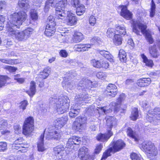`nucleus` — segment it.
I'll return each instance as SVG.
<instances>
[{
    "mask_svg": "<svg viewBox=\"0 0 160 160\" xmlns=\"http://www.w3.org/2000/svg\"><path fill=\"white\" fill-rule=\"evenodd\" d=\"M27 17V15L25 12L22 11L18 13H14L11 15L9 18V21L7 22L6 26L7 32L12 36L15 37L20 41L27 39L33 31L32 28H29L20 32L16 29L19 28V26L22 24Z\"/></svg>",
    "mask_w": 160,
    "mask_h": 160,
    "instance_id": "nucleus-1",
    "label": "nucleus"
},
{
    "mask_svg": "<svg viewBox=\"0 0 160 160\" xmlns=\"http://www.w3.org/2000/svg\"><path fill=\"white\" fill-rule=\"evenodd\" d=\"M96 83L88 79L87 78L82 79L77 85V89L79 91L78 94L75 97L76 104L72 106L69 112V116L71 118H74L79 114L80 111L79 105L82 102L88 99L90 97L87 92L91 88L96 87Z\"/></svg>",
    "mask_w": 160,
    "mask_h": 160,
    "instance_id": "nucleus-2",
    "label": "nucleus"
},
{
    "mask_svg": "<svg viewBox=\"0 0 160 160\" xmlns=\"http://www.w3.org/2000/svg\"><path fill=\"white\" fill-rule=\"evenodd\" d=\"M50 100L51 102H53L55 104L57 112L59 114H62L68 110L69 100L67 97H60L58 99L51 98Z\"/></svg>",
    "mask_w": 160,
    "mask_h": 160,
    "instance_id": "nucleus-3",
    "label": "nucleus"
},
{
    "mask_svg": "<svg viewBox=\"0 0 160 160\" xmlns=\"http://www.w3.org/2000/svg\"><path fill=\"white\" fill-rule=\"evenodd\" d=\"M132 30L133 32L137 35H140L141 30L142 34L145 36L147 41L150 44H152L153 42V40L150 32L146 30L147 26L144 24L138 22L136 21L133 20L132 22Z\"/></svg>",
    "mask_w": 160,
    "mask_h": 160,
    "instance_id": "nucleus-4",
    "label": "nucleus"
},
{
    "mask_svg": "<svg viewBox=\"0 0 160 160\" xmlns=\"http://www.w3.org/2000/svg\"><path fill=\"white\" fill-rule=\"evenodd\" d=\"M141 149L150 160H155L157 158L158 150L154 144L150 141H146L142 144Z\"/></svg>",
    "mask_w": 160,
    "mask_h": 160,
    "instance_id": "nucleus-5",
    "label": "nucleus"
},
{
    "mask_svg": "<svg viewBox=\"0 0 160 160\" xmlns=\"http://www.w3.org/2000/svg\"><path fill=\"white\" fill-rule=\"evenodd\" d=\"M34 119L32 117H29L25 120L23 127L22 132L27 135L30 134L33 128Z\"/></svg>",
    "mask_w": 160,
    "mask_h": 160,
    "instance_id": "nucleus-6",
    "label": "nucleus"
},
{
    "mask_svg": "<svg viewBox=\"0 0 160 160\" xmlns=\"http://www.w3.org/2000/svg\"><path fill=\"white\" fill-rule=\"evenodd\" d=\"M146 120L149 122H156V120H160V108H157L152 111L149 110L148 113L145 116Z\"/></svg>",
    "mask_w": 160,
    "mask_h": 160,
    "instance_id": "nucleus-7",
    "label": "nucleus"
},
{
    "mask_svg": "<svg viewBox=\"0 0 160 160\" xmlns=\"http://www.w3.org/2000/svg\"><path fill=\"white\" fill-rule=\"evenodd\" d=\"M86 117L78 116L73 123L74 128L77 131L85 129L86 127Z\"/></svg>",
    "mask_w": 160,
    "mask_h": 160,
    "instance_id": "nucleus-8",
    "label": "nucleus"
},
{
    "mask_svg": "<svg viewBox=\"0 0 160 160\" xmlns=\"http://www.w3.org/2000/svg\"><path fill=\"white\" fill-rule=\"evenodd\" d=\"M48 130V132L46 136V139H49L52 138L56 140L60 139L62 133L59 130L57 131L55 129L49 128Z\"/></svg>",
    "mask_w": 160,
    "mask_h": 160,
    "instance_id": "nucleus-9",
    "label": "nucleus"
},
{
    "mask_svg": "<svg viewBox=\"0 0 160 160\" xmlns=\"http://www.w3.org/2000/svg\"><path fill=\"white\" fill-rule=\"evenodd\" d=\"M117 87L114 84L109 83L107 87L106 94L107 97L111 98L115 97L117 94Z\"/></svg>",
    "mask_w": 160,
    "mask_h": 160,
    "instance_id": "nucleus-10",
    "label": "nucleus"
},
{
    "mask_svg": "<svg viewBox=\"0 0 160 160\" xmlns=\"http://www.w3.org/2000/svg\"><path fill=\"white\" fill-rule=\"evenodd\" d=\"M55 15L57 19L61 22H64L65 17H66L69 11L67 10L63 9L60 8H55Z\"/></svg>",
    "mask_w": 160,
    "mask_h": 160,
    "instance_id": "nucleus-11",
    "label": "nucleus"
},
{
    "mask_svg": "<svg viewBox=\"0 0 160 160\" xmlns=\"http://www.w3.org/2000/svg\"><path fill=\"white\" fill-rule=\"evenodd\" d=\"M126 145L125 143L121 139H119L116 141H113L112 143V148H110L109 149H112V152H116L119 151L123 149Z\"/></svg>",
    "mask_w": 160,
    "mask_h": 160,
    "instance_id": "nucleus-12",
    "label": "nucleus"
},
{
    "mask_svg": "<svg viewBox=\"0 0 160 160\" xmlns=\"http://www.w3.org/2000/svg\"><path fill=\"white\" fill-rule=\"evenodd\" d=\"M126 96L125 94L122 93L120 94L118 99L117 102H113L112 103V105L113 107L112 108L115 111L118 112L120 111V106L122 102L125 100Z\"/></svg>",
    "mask_w": 160,
    "mask_h": 160,
    "instance_id": "nucleus-13",
    "label": "nucleus"
},
{
    "mask_svg": "<svg viewBox=\"0 0 160 160\" xmlns=\"http://www.w3.org/2000/svg\"><path fill=\"white\" fill-rule=\"evenodd\" d=\"M121 8L120 15L121 16L127 20H130L132 18V14L128 10L126 6H121Z\"/></svg>",
    "mask_w": 160,
    "mask_h": 160,
    "instance_id": "nucleus-14",
    "label": "nucleus"
},
{
    "mask_svg": "<svg viewBox=\"0 0 160 160\" xmlns=\"http://www.w3.org/2000/svg\"><path fill=\"white\" fill-rule=\"evenodd\" d=\"M112 132L108 129L107 133L104 134L100 133L98 135L96 138L98 141L104 142L106 141L112 135Z\"/></svg>",
    "mask_w": 160,
    "mask_h": 160,
    "instance_id": "nucleus-15",
    "label": "nucleus"
},
{
    "mask_svg": "<svg viewBox=\"0 0 160 160\" xmlns=\"http://www.w3.org/2000/svg\"><path fill=\"white\" fill-rule=\"evenodd\" d=\"M81 142L80 138L75 136L70 138L68 141L66 146L68 148L71 147L72 145H79Z\"/></svg>",
    "mask_w": 160,
    "mask_h": 160,
    "instance_id": "nucleus-16",
    "label": "nucleus"
},
{
    "mask_svg": "<svg viewBox=\"0 0 160 160\" xmlns=\"http://www.w3.org/2000/svg\"><path fill=\"white\" fill-rule=\"evenodd\" d=\"M51 72V68L47 67L45 68L43 71L41 72L38 77H37V80L41 82L43 79L46 78Z\"/></svg>",
    "mask_w": 160,
    "mask_h": 160,
    "instance_id": "nucleus-17",
    "label": "nucleus"
},
{
    "mask_svg": "<svg viewBox=\"0 0 160 160\" xmlns=\"http://www.w3.org/2000/svg\"><path fill=\"white\" fill-rule=\"evenodd\" d=\"M64 148L62 145H58L55 147L53 149L54 152L56 155H57L59 157L60 156L61 158H59L61 160V159L63 158L66 154L65 151H64Z\"/></svg>",
    "mask_w": 160,
    "mask_h": 160,
    "instance_id": "nucleus-18",
    "label": "nucleus"
},
{
    "mask_svg": "<svg viewBox=\"0 0 160 160\" xmlns=\"http://www.w3.org/2000/svg\"><path fill=\"white\" fill-rule=\"evenodd\" d=\"M90 44H77L74 46V49L77 51L83 52L88 50V48H91Z\"/></svg>",
    "mask_w": 160,
    "mask_h": 160,
    "instance_id": "nucleus-19",
    "label": "nucleus"
},
{
    "mask_svg": "<svg viewBox=\"0 0 160 160\" xmlns=\"http://www.w3.org/2000/svg\"><path fill=\"white\" fill-rule=\"evenodd\" d=\"M84 37L83 34L79 32H75L72 38V41L75 43L79 42L83 40Z\"/></svg>",
    "mask_w": 160,
    "mask_h": 160,
    "instance_id": "nucleus-20",
    "label": "nucleus"
},
{
    "mask_svg": "<svg viewBox=\"0 0 160 160\" xmlns=\"http://www.w3.org/2000/svg\"><path fill=\"white\" fill-rule=\"evenodd\" d=\"M67 16L68 18V25L72 26L76 24L77 19L74 14L69 11Z\"/></svg>",
    "mask_w": 160,
    "mask_h": 160,
    "instance_id": "nucleus-21",
    "label": "nucleus"
},
{
    "mask_svg": "<svg viewBox=\"0 0 160 160\" xmlns=\"http://www.w3.org/2000/svg\"><path fill=\"white\" fill-rule=\"evenodd\" d=\"M106 122L108 127L111 130V128L116 124L117 120L114 117L109 116L107 118Z\"/></svg>",
    "mask_w": 160,
    "mask_h": 160,
    "instance_id": "nucleus-22",
    "label": "nucleus"
},
{
    "mask_svg": "<svg viewBox=\"0 0 160 160\" xmlns=\"http://www.w3.org/2000/svg\"><path fill=\"white\" fill-rule=\"evenodd\" d=\"M151 80L150 78H143L138 80L137 84L139 86L143 87L148 86L151 82Z\"/></svg>",
    "mask_w": 160,
    "mask_h": 160,
    "instance_id": "nucleus-23",
    "label": "nucleus"
},
{
    "mask_svg": "<svg viewBox=\"0 0 160 160\" xmlns=\"http://www.w3.org/2000/svg\"><path fill=\"white\" fill-rule=\"evenodd\" d=\"M55 30V26L47 25L44 31V34L48 37L51 36L54 34Z\"/></svg>",
    "mask_w": 160,
    "mask_h": 160,
    "instance_id": "nucleus-24",
    "label": "nucleus"
},
{
    "mask_svg": "<svg viewBox=\"0 0 160 160\" xmlns=\"http://www.w3.org/2000/svg\"><path fill=\"white\" fill-rule=\"evenodd\" d=\"M98 52L101 55L106 58L110 62L113 61V59L112 58L113 57L109 52L105 50H98Z\"/></svg>",
    "mask_w": 160,
    "mask_h": 160,
    "instance_id": "nucleus-25",
    "label": "nucleus"
},
{
    "mask_svg": "<svg viewBox=\"0 0 160 160\" xmlns=\"http://www.w3.org/2000/svg\"><path fill=\"white\" fill-rule=\"evenodd\" d=\"M68 120L67 116L57 119L55 121L56 125L61 128L66 123Z\"/></svg>",
    "mask_w": 160,
    "mask_h": 160,
    "instance_id": "nucleus-26",
    "label": "nucleus"
},
{
    "mask_svg": "<svg viewBox=\"0 0 160 160\" xmlns=\"http://www.w3.org/2000/svg\"><path fill=\"white\" fill-rule=\"evenodd\" d=\"M44 137V134H42L38 140V150L39 152H42L45 150V148L43 146V139Z\"/></svg>",
    "mask_w": 160,
    "mask_h": 160,
    "instance_id": "nucleus-27",
    "label": "nucleus"
},
{
    "mask_svg": "<svg viewBox=\"0 0 160 160\" xmlns=\"http://www.w3.org/2000/svg\"><path fill=\"white\" fill-rule=\"evenodd\" d=\"M57 1H55V3H54V8H60V9H63L65 10L66 7L67 5V0H62L57 3Z\"/></svg>",
    "mask_w": 160,
    "mask_h": 160,
    "instance_id": "nucleus-28",
    "label": "nucleus"
},
{
    "mask_svg": "<svg viewBox=\"0 0 160 160\" xmlns=\"http://www.w3.org/2000/svg\"><path fill=\"white\" fill-rule=\"evenodd\" d=\"M36 92L35 83L34 81H31L29 90L26 91L27 93L30 97H32Z\"/></svg>",
    "mask_w": 160,
    "mask_h": 160,
    "instance_id": "nucleus-29",
    "label": "nucleus"
},
{
    "mask_svg": "<svg viewBox=\"0 0 160 160\" xmlns=\"http://www.w3.org/2000/svg\"><path fill=\"white\" fill-rule=\"evenodd\" d=\"M149 52L151 55L154 58H157L159 55L156 46L155 45L150 46L149 48Z\"/></svg>",
    "mask_w": 160,
    "mask_h": 160,
    "instance_id": "nucleus-30",
    "label": "nucleus"
},
{
    "mask_svg": "<svg viewBox=\"0 0 160 160\" xmlns=\"http://www.w3.org/2000/svg\"><path fill=\"white\" fill-rule=\"evenodd\" d=\"M28 2V0H19L18 4L20 8L26 9L29 7Z\"/></svg>",
    "mask_w": 160,
    "mask_h": 160,
    "instance_id": "nucleus-31",
    "label": "nucleus"
},
{
    "mask_svg": "<svg viewBox=\"0 0 160 160\" xmlns=\"http://www.w3.org/2000/svg\"><path fill=\"white\" fill-rule=\"evenodd\" d=\"M141 56L143 59V62L145 63L147 66L150 67H152L153 66V63L152 60L148 59L143 54H141Z\"/></svg>",
    "mask_w": 160,
    "mask_h": 160,
    "instance_id": "nucleus-32",
    "label": "nucleus"
},
{
    "mask_svg": "<svg viewBox=\"0 0 160 160\" xmlns=\"http://www.w3.org/2000/svg\"><path fill=\"white\" fill-rule=\"evenodd\" d=\"M138 108H133L130 116L131 119L135 121L138 118Z\"/></svg>",
    "mask_w": 160,
    "mask_h": 160,
    "instance_id": "nucleus-33",
    "label": "nucleus"
},
{
    "mask_svg": "<svg viewBox=\"0 0 160 160\" xmlns=\"http://www.w3.org/2000/svg\"><path fill=\"white\" fill-rule=\"evenodd\" d=\"M1 62L2 63L8 64L10 65H13L18 63L17 59H6V58H1Z\"/></svg>",
    "mask_w": 160,
    "mask_h": 160,
    "instance_id": "nucleus-34",
    "label": "nucleus"
},
{
    "mask_svg": "<svg viewBox=\"0 0 160 160\" xmlns=\"http://www.w3.org/2000/svg\"><path fill=\"white\" fill-rule=\"evenodd\" d=\"M122 38L120 35L116 34L113 39V43L116 45H120L122 43Z\"/></svg>",
    "mask_w": 160,
    "mask_h": 160,
    "instance_id": "nucleus-35",
    "label": "nucleus"
},
{
    "mask_svg": "<svg viewBox=\"0 0 160 160\" xmlns=\"http://www.w3.org/2000/svg\"><path fill=\"white\" fill-rule=\"evenodd\" d=\"M118 57L120 60L122 62H125L126 61V54L125 51L123 49H120L119 51Z\"/></svg>",
    "mask_w": 160,
    "mask_h": 160,
    "instance_id": "nucleus-36",
    "label": "nucleus"
},
{
    "mask_svg": "<svg viewBox=\"0 0 160 160\" xmlns=\"http://www.w3.org/2000/svg\"><path fill=\"white\" fill-rule=\"evenodd\" d=\"M116 34L120 36L125 35L126 32L125 28L121 26H118L116 27Z\"/></svg>",
    "mask_w": 160,
    "mask_h": 160,
    "instance_id": "nucleus-37",
    "label": "nucleus"
},
{
    "mask_svg": "<svg viewBox=\"0 0 160 160\" xmlns=\"http://www.w3.org/2000/svg\"><path fill=\"white\" fill-rule=\"evenodd\" d=\"M76 8H77L76 12L77 15L78 16L82 15L85 12L84 6L82 4H80Z\"/></svg>",
    "mask_w": 160,
    "mask_h": 160,
    "instance_id": "nucleus-38",
    "label": "nucleus"
},
{
    "mask_svg": "<svg viewBox=\"0 0 160 160\" xmlns=\"http://www.w3.org/2000/svg\"><path fill=\"white\" fill-rule=\"evenodd\" d=\"M127 132L128 135L132 138H133L135 141H137L138 140L135 132L130 128H128Z\"/></svg>",
    "mask_w": 160,
    "mask_h": 160,
    "instance_id": "nucleus-39",
    "label": "nucleus"
},
{
    "mask_svg": "<svg viewBox=\"0 0 160 160\" xmlns=\"http://www.w3.org/2000/svg\"><path fill=\"white\" fill-rule=\"evenodd\" d=\"M116 34V31L115 29L112 28H109L107 31L106 36L108 38H112Z\"/></svg>",
    "mask_w": 160,
    "mask_h": 160,
    "instance_id": "nucleus-40",
    "label": "nucleus"
},
{
    "mask_svg": "<svg viewBox=\"0 0 160 160\" xmlns=\"http://www.w3.org/2000/svg\"><path fill=\"white\" fill-rule=\"evenodd\" d=\"M155 4L153 0H152L151 4V8L150 11V16L152 18L154 17L155 13Z\"/></svg>",
    "mask_w": 160,
    "mask_h": 160,
    "instance_id": "nucleus-41",
    "label": "nucleus"
},
{
    "mask_svg": "<svg viewBox=\"0 0 160 160\" xmlns=\"http://www.w3.org/2000/svg\"><path fill=\"white\" fill-rule=\"evenodd\" d=\"M55 3L52 0H48L46 2V4L44 7V11L45 12H47L49 10V6L54 7V3Z\"/></svg>",
    "mask_w": 160,
    "mask_h": 160,
    "instance_id": "nucleus-42",
    "label": "nucleus"
},
{
    "mask_svg": "<svg viewBox=\"0 0 160 160\" xmlns=\"http://www.w3.org/2000/svg\"><path fill=\"white\" fill-rule=\"evenodd\" d=\"M48 22L47 25L51 26H55L56 25V22L53 16L50 15L48 17Z\"/></svg>",
    "mask_w": 160,
    "mask_h": 160,
    "instance_id": "nucleus-43",
    "label": "nucleus"
},
{
    "mask_svg": "<svg viewBox=\"0 0 160 160\" xmlns=\"http://www.w3.org/2000/svg\"><path fill=\"white\" fill-rule=\"evenodd\" d=\"M82 156L81 157H79L82 160H93V159L92 156L89 155L88 153H86V154H82Z\"/></svg>",
    "mask_w": 160,
    "mask_h": 160,
    "instance_id": "nucleus-44",
    "label": "nucleus"
},
{
    "mask_svg": "<svg viewBox=\"0 0 160 160\" xmlns=\"http://www.w3.org/2000/svg\"><path fill=\"white\" fill-rule=\"evenodd\" d=\"M102 60L97 61L95 59H93L91 61V63L94 67L98 68L101 67Z\"/></svg>",
    "mask_w": 160,
    "mask_h": 160,
    "instance_id": "nucleus-45",
    "label": "nucleus"
},
{
    "mask_svg": "<svg viewBox=\"0 0 160 160\" xmlns=\"http://www.w3.org/2000/svg\"><path fill=\"white\" fill-rule=\"evenodd\" d=\"M8 78L7 76H0V87H2L5 85Z\"/></svg>",
    "mask_w": 160,
    "mask_h": 160,
    "instance_id": "nucleus-46",
    "label": "nucleus"
},
{
    "mask_svg": "<svg viewBox=\"0 0 160 160\" xmlns=\"http://www.w3.org/2000/svg\"><path fill=\"white\" fill-rule=\"evenodd\" d=\"M112 149H108L106 150L104 152L102 157L101 160H105L108 156H111V152L112 151Z\"/></svg>",
    "mask_w": 160,
    "mask_h": 160,
    "instance_id": "nucleus-47",
    "label": "nucleus"
},
{
    "mask_svg": "<svg viewBox=\"0 0 160 160\" xmlns=\"http://www.w3.org/2000/svg\"><path fill=\"white\" fill-rule=\"evenodd\" d=\"M142 106L143 108L146 109L147 112H148V113L149 110L152 111V110L149 109L150 108V107L147 101H143L142 102Z\"/></svg>",
    "mask_w": 160,
    "mask_h": 160,
    "instance_id": "nucleus-48",
    "label": "nucleus"
},
{
    "mask_svg": "<svg viewBox=\"0 0 160 160\" xmlns=\"http://www.w3.org/2000/svg\"><path fill=\"white\" fill-rule=\"evenodd\" d=\"M88 149L85 147H83L82 148H81L79 150L78 152V157H82V155L81 154H86V153H88Z\"/></svg>",
    "mask_w": 160,
    "mask_h": 160,
    "instance_id": "nucleus-49",
    "label": "nucleus"
},
{
    "mask_svg": "<svg viewBox=\"0 0 160 160\" xmlns=\"http://www.w3.org/2000/svg\"><path fill=\"white\" fill-rule=\"evenodd\" d=\"M131 158L132 160H141V158L135 153H132L131 154Z\"/></svg>",
    "mask_w": 160,
    "mask_h": 160,
    "instance_id": "nucleus-50",
    "label": "nucleus"
},
{
    "mask_svg": "<svg viewBox=\"0 0 160 160\" xmlns=\"http://www.w3.org/2000/svg\"><path fill=\"white\" fill-rule=\"evenodd\" d=\"M65 85L68 88L70 89H73L76 85L74 82H66L65 83Z\"/></svg>",
    "mask_w": 160,
    "mask_h": 160,
    "instance_id": "nucleus-51",
    "label": "nucleus"
},
{
    "mask_svg": "<svg viewBox=\"0 0 160 160\" xmlns=\"http://www.w3.org/2000/svg\"><path fill=\"white\" fill-rule=\"evenodd\" d=\"M7 144L6 142H0V151H4L7 149Z\"/></svg>",
    "mask_w": 160,
    "mask_h": 160,
    "instance_id": "nucleus-52",
    "label": "nucleus"
},
{
    "mask_svg": "<svg viewBox=\"0 0 160 160\" xmlns=\"http://www.w3.org/2000/svg\"><path fill=\"white\" fill-rule=\"evenodd\" d=\"M96 76L98 78L102 80L105 79L106 77V74L102 72H98Z\"/></svg>",
    "mask_w": 160,
    "mask_h": 160,
    "instance_id": "nucleus-53",
    "label": "nucleus"
},
{
    "mask_svg": "<svg viewBox=\"0 0 160 160\" xmlns=\"http://www.w3.org/2000/svg\"><path fill=\"white\" fill-rule=\"evenodd\" d=\"M102 148V145L101 144H97L95 149L94 153L97 154H98L101 150Z\"/></svg>",
    "mask_w": 160,
    "mask_h": 160,
    "instance_id": "nucleus-54",
    "label": "nucleus"
},
{
    "mask_svg": "<svg viewBox=\"0 0 160 160\" xmlns=\"http://www.w3.org/2000/svg\"><path fill=\"white\" fill-rule=\"evenodd\" d=\"M22 142L21 139H18L15 141L14 143L13 144V146L20 148L21 146L20 145L22 144Z\"/></svg>",
    "mask_w": 160,
    "mask_h": 160,
    "instance_id": "nucleus-55",
    "label": "nucleus"
},
{
    "mask_svg": "<svg viewBox=\"0 0 160 160\" xmlns=\"http://www.w3.org/2000/svg\"><path fill=\"white\" fill-rule=\"evenodd\" d=\"M7 121L4 120H2L0 122V129H3L7 127Z\"/></svg>",
    "mask_w": 160,
    "mask_h": 160,
    "instance_id": "nucleus-56",
    "label": "nucleus"
},
{
    "mask_svg": "<svg viewBox=\"0 0 160 160\" xmlns=\"http://www.w3.org/2000/svg\"><path fill=\"white\" fill-rule=\"evenodd\" d=\"M70 3L72 7L76 8L80 4V1L79 0H71Z\"/></svg>",
    "mask_w": 160,
    "mask_h": 160,
    "instance_id": "nucleus-57",
    "label": "nucleus"
},
{
    "mask_svg": "<svg viewBox=\"0 0 160 160\" xmlns=\"http://www.w3.org/2000/svg\"><path fill=\"white\" fill-rule=\"evenodd\" d=\"M4 68L11 72H15L17 69L16 68L14 67L8 65L4 67Z\"/></svg>",
    "mask_w": 160,
    "mask_h": 160,
    "instance_id": "nucleus-58",
    "label": "nucleus"
},
{
    "mask_svg": "<svg viewBox=\"0 0 160 160\" xmlns=\"http://www.w3.org/2000/svg\"><path fill=\"white\" fill-rule=\"evenodd\" d=\"M5 18L2 15H0V31L3 29V22L5 21Z\"/></svg>",
    "mask_w": 160,
    "mask_h": 160,
    "instance_id": "nucleus-59",
    "label": "nucleus"
},
{
    "mask_svg": "<svg viewBox=\"0 0 160 160\" xmlns=\"http://www.w3.org/2000/svg\"><path fill=\"white\" fill-rule=\"evenodd\" d=\"M89 23L92 26H94L96 22V19L95 17L91 16L90 17L89 19Z\"/></svg>",
    "mask_w": 160,
    "mask_h": 160,
    "instance_id": "nucleus-60",
    "label": "nucleus"
},
{
    "mask_svg": "<svg viewBox=\"0 0 160 160\" xmlns=\"http://www.w3.org/2000/svg\"><path fill=\"white\" fill-rule=\"evenodd\" d=\"M21 105L20 106V108H22L23 110L26 109V107L28 105V102L26 100L22 101L21 103Z\"/></svg>",
    "mask_w": 160,
    "mask_h": 160,
    "instance_id": "nucleus-61",
    "label": "nucleus"
},
{
    "mask_svg": "<svg viewBox=\"0 0 160 160\" xmlns=\"http://www.w3.org/2000/svg\"><path fill=\"white\" fill-rule=\"evenodd\" d=\"M31 17L32 19L36 20L38 18V14L36 11L32 12H31Z\"/></svg>",
    "mask_w": 160,
    "mask_h": 160,
    "instance_id": "nucleus-62",
    "label": "nucleus"
},
{
    "mask_svg": "<svg viewBox=\"0 0 160 160\" xmlns=\"http://www.w3.org/2000/svg\"><path fill=\"white\" fill-rule=\"evenodd\" d=\"M99 40V38L98 37H95L92 38L91 40V45H93L97 42H98Z\"/></svg>",
    "mask_w": 160,
    "mask_h": 160,
    "instance_id": "nucleus-63",
    "label": "nucleus"
},
{
    "mask_svg": "<svg viewBox=\"0 0 160 160\" xmlns=\"http://www.w3.org/2000/svg\"><path fill=\"white\" fill-rule=\"evenodd\" d=\"M101 62V67L104 68L105 69H107L108 68L109 65L108 62L102 60Z\"/></svg>",
    "mask_w": 160,
    "mask_h": 160,
    "instance_id": "nucleus-64",
    "label": "nucleus"
}]
</instances>
